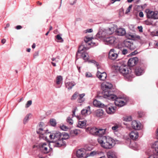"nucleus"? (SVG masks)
I'll use <instances>...</instances> for the list:
<instances>
[{"label": "nucleus", "mask_w": 158, "mask_h": 158, "mask_svg": "<svg viewBox=\"0 0 158 158\" xmlns=\"http://www.w3.org/2000/svg\"><path fill=\"white\" fill-rule=\"evenodd\" d=\"M85 96V94H78V97L77 100V102L79 103H81L84 102L85 100V99L84 98Z\"/></svg>", "instance_id": "obj_25"}, {"label": "nucleus", "mask_w": 158, "mask_h": 158, "mask_svg": "<svg viewBox=\"0 0 158 158\" xmlns=\"http://www.w3.org/2000/svg\"><path fill=\"white\" fill-rule=\"evenodd\" d=\"M155 148L153 150V153L154 155H151L148 158H158V155L156 153H154V152L155 151Z\"/></svg>", "instance_id": "obj_39"}, {"label": "nucleus", "mask_w": 158, "mask_h": 158, "mask_svg": "<svg viewBox=\"0 0 158 158\" xmlns=\"http://www.w3.org/2000/svg\"><path fill=\"white\" fill-rule=\"evenodd\" d=\"M116 34L118 35L123 36L126 34V31L124 28H119L117 29L116 31Z\"/></svg>", "instance_id": "obj_20"}, {"label": "nucleus", "mask_w": 158, "mask_h": 158, "mask_svg": "<svg viewBox=\"0 0 158 158\" xmlns=\"http://www.w3.org/2000/svg\"><path fill=\"white\" fill-rule=\"evenodd\" d=\"M50 123L51 125L53 127L56 126V120L53 118L50 119Z\"/></svg>", "instance_id": "obj_36"}, {"label": "nucleus", "mask_w": 158, "mask_h": 158, "mask_svg": "<svg viewBox=\"0 0 158 158\" xmlns=\"http://www.w3.org/2000/svg\"><path fill=\"white\" fill-rule=\"evenodd\" d=\"M97 135L100 136L99 137H102V135H104L105 132V130L104 129H98Z\"/></svg>", "instance_id": "obj_30"}, {"label": "nucleus", "mask_w": 158, "mask_h": 158, "mask_svg": "<svg viewBox=\"0 0 158 158\" xmlns=\"http://www.w3.org/2000/svg\"><path fill=\"white\" fill-rule=\"evenodd\" d=\"M118 55L114 49H111L109 53V58L112 60H115L118 57Z\"/></svg>", "instance_id": "obj_9"}, {"label": "nucleus", "mask_w": 158, "mask_h": 158, "mask_svg": "<svg viewBox=\"0 0 158 158\" xmlns=\"http://www.w3.org/2000/svg\"><path fill=\"white\" fill-rule=\"evenodd\" d=\"M106 31H107V35H110L112 34L115 31V30L114 27H111L108 29L106 30Z\"/></svg>", "instance_id": "obj_33"}, {"label": "nucleus", "mask_w": 158, "mask_h": 158, "mask_svg": "<svg viewBox=\"0 0 158 158\" xmlns=\"http://www.w3.org/2000/svg\"><path fill=\"white\" fill-rule=\"evenodd\" d=\"M44 123L42 122H41L39 125V128L38 130L37 131V133L40 134V135H43L45 132L44 131L42 128V127Z\"/></svg>", "instance_id": "obj_19"}, {"label": "nucleus", "mask_w": 158, "mask_h": 158, "mask_svg": "<svg viewBox=\"0 0 158 158\" xmlns=\"http://www.w3.org/2000/svg\"><path fill=\"white\" fill-rule=\"evenodd\" d=\"M75 85V84L74 82H67L65 84L66 86L68 89H71Z\"/></svg>", "instance_id": "obj_26"}, {"label": "nucleus", "mask_w": 158, "mask_h": 158, "mask_svg": "<svg viewBox=\"0 0 158 158\" xmlns=\"http://www.w3.org/2000/svg\"><path fill=\"white\" fill-rule=\"evenodd\" d=\"M147 17L148 18L154 19H158V12L153 11L149 9H147L145 10Z\"/></svg>", "instance_id": "obj_6"}, {"label": "nucleus", "mask_w": 158, "mask_h": 158, "mask_svg": "<svg viewBox=\"0 0 158 158\" xmlns=\"http://www.w3.org/2000/svg\"><path fill=\"white\" fill-rule=\"evenodd\" d=\"M32 101L31 100H29L27 102L26 105L25 107L26 108L30 106L31 105Z\"/></svg>", "instance_id": "obj_44"}, {"label": "nucleus", "mask_w": 158, "mask_h": 158, "mask_svg": "<svg viewBox=\"0 0 158 158\" xmlns=\"http://www.w3.org/2000/svg\"><path fill=\"white\" fill-rule=\"evenodd\" d=\"M118 127L117 125H115L113 127H112V129L113 130H116L117 129H118Z\"/></svg>", "instance_id": "obj_50"}, {"label": "nucleus", "mask_w": 158, "mask_h": 158, "mask_svg": "<svg viewBox=\"0 0 158 158\" xmlns=\"http://www.w3.org/2000/svg\"><path fill=\"white\" fill-rule=\"evenodd\" d=\"M138 136V133L136 131H131L130 134V138L133 140H135L137 139Z\"/></svg>", "instance_id": "obj_21"}, {"label": "nucleus", "mask_w": 158, "mask_h": 158, "mask_svg": "<svg viewBox=\"0 0 158 158\" xmlns=\"http://www.w3.org/2000/svg\"><path fill=\"white\" fill-rule=\"evenodd\" d=\"M107 155L108 158H117L116 153L111 151L107 152Z\"/></svg>", "instance_id": "obj_24"}, {"label": "nucleus", "mask_w": 158, "mask_h": 158, "mask_svg": "<svg viewBox=\"0 0 158 158\" xmlns=\"http://www.w3.org/2000/svg\"><path fill=\"white\" fill-rule=\"evenodd\" d=\"M124 44L125 47L129 48L131 50L134 49L135 48V46L132 43L127 40L124 41Z\"/></svg>", "instance_id": "obj_12"}, {"label": "nucleus", "mask_w": 158, "mask_h": 158, "mask_svg": "<svg viewBox=\"0 0 158 158\" xmlns=\"http://www.w3.org/2000/svg\"><path fill=\"white\" fill-rule=\"evenodd\" d=\"M111 3H113L114 2L116 1H120V0H111Z\"/></svg>", "instance_id": "obj_61"}, {"label": "nucleus", "mask_w": 158, "mask_h": 158, "mask_svg": "<svg viewBox=\"0 0 158 158\" xmlns=\"http://www.w3.org/2000/svg\"><path fill=\"white\" fill-rule=\"evenodd\" d=\"M138 114V117L139 118H142L143 116L144 115V114L143 112H139Z\"/></svg>", "instance_id": "obj_45"}, {"label": "nucleus", "mask_w": 158, "mask_h": 158, "mask_svg": "<svg viewBox=\"0 0 158 158\" xmlns=\"http://www.w3.org/2000/svg\"><path fill=\"white\" fill-rule=\"evenodd\" d=\"M123 119L124 121L127 122H129L132 120V117L131 116H125L123 118Z\"/></svg>", "instance_id": "obj_35"}, {"label": "nucleus", "mask_w": 158, "mask_h": 158, "mask_svg": "<svg viewBox=\"0 0 158 158\" xmlns=\"http://www.w3.org/2000/svg\"><path fill=\"white\" fill-rule=\"evenodd\" d=\"M39 55V52H35L34 54V57L35 58L37 56H38Z\"/></svg>", "instance_id": "obj_54"}, {"label": "nucleus", "mask_w": 158, "mask_h": 158, "mask_svg": "<svg viewBox=\"0 0 158 158\" xmlns=\"http://www.w3.org/2000/svg\"><path fill=\"white\" fill-rule=\"evenodd\" d=\"M106 35H107V31L106 30H104L103 31H100L97 34V37L99 38H106L105 37Z\"/></svg>", "instance_id": "obj_16"}, {"label": "nucleus", "mask_w": 158, "mask_h": 158, "mask_svg": "<svg viewBox=\"0 0 158 158\" xmlns=\"http://www.w3.org/2000/svg\"><path fill=\"white\" fill-rule=\"evenodd\" d=\"M98 140L101 146L106 149H111L115 144L114 140L109 136L100 137L98 139Z\"/></svg>", "instance_id": "obj_3"}, {"label": "nucleus", "mask_w": 158, "mask_h": 158, "mask_svg": "<svg viewBox=\"0 0 158 158\" xmlns=\"http://www.w3.org/2000/svg\"><path fill=\"white\" fill-rule=\"evenodd\" d=\"M62 77L61 76H58L56 77V83L58 84H60L62 80Z\"/></svg>", "instance_id": "obj_34"}, {"label": "nucleus", "mask_w": 158, "mask_h": 158, "mask_svg": "<svg viewBox=\"0 0 158 158\" xmlns=\"http://www.w3.org/2000/svg\"><path fill=\"white\" fill-rule=\"evenodd\" d=\"M49 137L52 141L55 143V146L57 147H60L65 145V142L61 139V133L59 132H56L55 133L50 134Z\"/></svg>", "instance_id": "obj_4"}, {"label": "nucleus", "mask_w": 158, "mask_h": 158, "mask_svg": "<svg viewBox=\"0 0 158 158\" xmlns=\"http://www.w3.org/2000/svg\"><path fill=\"white\" fill-rule=\"evenodd\" d=\"M138 61V58L137 57L130 59L128 62V65L130 67H133L135 65Z\"/></svg>", "instance_id": "obj_10"}, {"label": "nucleus", "mask_w": 158, "mask_h": 158, "mask_svg": "<svg viewBox=\"0 0 158 158\" xmlns=\"http://www.w3.org/2000/svg\"><path fill=\"white\" fill-rule=\"evenodd\" d=\"M86 124V121H79L78 123V126L80 128H82L84 126H85Z\"/></svg>", "instance_id": "obj_32"}, {"label": "nucleus", "mask_w": 158, "mask_h": 158, "mask_svg": "<svg viewBox=\"0 0 158 158\" xmlns=\"http://www.w3.org/2000/svg\"><path fill=\"white\" fill-rule=\"evenodd\" d=\"M49 143H41L39 145L40 150L44 153L48 152L49 150Z\"/></svg>", "instance_id": "obj_7"}, {"label": "nucleus", "mask_w": 158, "mask_h": 158, "mask_svg": "<svg viewBox=\"0 0 158 158\" xmlns=\"http://www.w3.org/2000/svg\"><path fill=\"white\" fill-rule=\"evenodd\" d=\"M37 4L39 6H41L42 5V3L41 2H40L39 1H38L37 2Z\"/></svg>", "instance_id": "obj_60"}, {"label": "nucleus", "mask_w": 158, "mask_h": 158, "mask_svg": "<svg viewBox=\"0 0 158 158\" xmlns=\"http://www.w3.org/2000/svg\"><path fill=\"white\" fill-rule=\"evenodd\" d=\"M23 27L20 25H18L16 27V28L17 30L20 29L22 28Z\"/></svg>", "instance_id": "obj_55"}, {"label": "nucleus", "mask_w": 158, "mask_h": 158, "mask_svg": "<svg viewBox=\"0 0 158 158\" xmlns=\"http://www.w3.org/2000/svg\"><path fill=\"white\" fill-rule=\"evenodd\" d=\"M92 38L85 37L84 39V42H83L81 45L79 47L77 51V53L76 54V58L78 59V53H81V57L85 60V61H87L89 59V56L87 53L84 52H82V51H85L88 50L90 48V45L93 44V43L90 42Z\"/></svg>", "instance_id": "obj_2"}, {"label": "nucleus", "mask_w": 158, "mask_h": 158, "mask_svg": "<svg viewBox=\"0 0 158 158\" xmlns=\"http://www.w3.org/2000/svg\"><path fill=\"white\" fill-rule=\"evenodd\" d=\"M129 69L126 66H120V69L119 72L122 74L125 77L129 79L131 77V71L129 70Z\"/></svg>", "instance_id": "obj_5"}, {"label": "nucleus", "mask_w": 158, "mask_h": 158, "mask_svg": "<svg viewBox=\"0 0 158 158\" xmlns=\"http://www.w3.org/2000/svg\"><path fill=\"white\" fill-rule=\"evenodd\" d=\"M154 153H156L158 155V147L157 148H155Z\"/></svg>", "instance_id": "obj_53"}, {"label": "nucleus", "mask_w": 158, "mask_h": 158, "mask_svg": "<svg viewBox=\"0 0 158 158\" xmlns=\"http://www.w3.org/2000/svg\"><path fill=\"white\" fill-rule=\"evenodd\" d=\"M139 16L140 17H143L144 15L143 12L142 11H140L139 12Z\"/></svg>", "instance_id": "obj_51"}, {"label": "nucleus", "mask_w": 158, "mask_h": 158, "mask_svg": "<svg viewBox=\"0 0 158 158\" xmlns=\"http://www.w3.org/2000/svg\"><path fill=\"white\" fill-rule=\"evenodd\" d=\"M69 138V135L68 134L65 133H61V140H64L68 139Z\"/></svg>", "instance_id": "obj_31"}, {"label": "nucleus", "mask_w": 158, "mask_h": 158, "mask_svg": "<svg viewBox=\"0 0 158 158\" xmlns=\"http://www.w3.org/2000/svg\"><path fill=\"white\" fill-rule=\"evenodd\" d=\"M35 43H33L32 46V48H35Z\"/></svg>", "instance_id": "obj_62"}, {"label": "nucleus", "mask_w": 158, "mask_h": 158, "mask_svg": "<svg viewBox=\"0 0 158 158\" xmlns=\"http://www.w3.org/2000/svg\"><path fill=\"white\" fill-rule=\"evenodd\" d=\"M154 153H156L158 155V147L157 148H155Z\"/></svg>", "instance_id": "obj_52"}, {"label": "nucleus", "mask_w": 158, "mask_h": 158, "mask_svg": "<svg viewBox=\"0 0 158 158\" xmlns=\"http://www.w3.org/2000/svg\"><path fill=\"white\" fill-rule=\"evenodd\" d=\"M84 152L81 149L78 150L76 152V155L78 158H82L83 157Z\"/></svg>", "instance_id": "obj_27"}, {"label": "nucleus", "mask_w": 158, "mask_h": 158, "mask_svg": "<svg viewBox=\"0 0 158 158\" xmlns=\"http://www.w3.org/2000/svg\"><path fill=\"white\" fill-rule=\"evenodd\" d=\"M112 87V85L109 82H106L102 85V94L104 97L108 99L114 100V103L116 106L121 107L124 106L127 102L126 100L122 98H117L115 95L111 94L110 89Z\"/></svg>", "instance_id": "obj_1"}, {"label": "nucleus", "mask_w": 158, "mask_h": 158, "mask_svg": "<svg viewBox=\"0 0 158 158\" xmlns=\"http://www.w3.org/2000/svg\"><path fill=\"white\" fill-rule=\"evenodd\" d=\"M79 132V131L77 130H74L73 131H71L70 132V133L72 135L73 134H74V135H73V136H75L77 135Z\"/></svg>", "instance_id": "obj_38"}, {"label": "nucleus", "mask_w": 158, "mask_h": 158, "mask_svg": "<svg viewBox=\"0 0 158 158\" xmlns=\"http://www.w3.org/2000/svg\"><path fill=\"white\" fill-rule=\"evenodd\" d=\"M128 51L126 49H123L122 50V52L123 54L125 55L127 53Z\"/></svg>", "instance_id": "obj_48"}, {"label": "nucleus", "mask_w": 158, "mask_h": 158, "mask_svg": "<svg viewBox=\"0 0 158 158\" xmlns=\"http://www.w3.org/2000/svg\"><path fill=\"white\" fill-rule=\"evenodd\" d=\"M138 29H139V31L140 32H143V27L142 26H138Z\"/></svg>", "instance_id": "obj_49"}, {"label": "nucleus", "mask_w": 158, "mask_h": 158, "mask_svg": "<svg viewBox=\"0 0 158 158\" xmlns=\"http://www.w3.org/2000/svg\"><path fill=\"white\" fill-rule=\"evenodd\" d=\"M85 76L87 77H92V75L90 72H88L85 73Z\"/></svg>", "instance_id": "obj_46"}, {"label": "nucleus", "mask_w": 158, "mask_h": 158, "mask_svg": "<svg viewBox=\"0 0 158 158\" xmlns=\"http://www.w3.org/2000/svg\"><path fill=\"white\" fill-rule=\"evenodd\" d=\"M56 38L58 40H60V42H62L63 41V40L62 37H61L60 35L59 34L57 35L56 36Z\"/></svg>", "instance_id": "obj_43"}, {"label": "nucleus", "mask_w": 158, "mask_h": 158, "mask_svg": "<svg viewBox=\"0 0 158 158\" xmlns=\"http://www.w3.org/2000/svg\"><path fill=\"white\" fill-rule=\"evenodd\" d=\"M113 69H114L116 72L117 71H120V67H119L117 65H114L113 67Z\"/></svg>", "instance_id": "obj_41"}, {"label": "nucleus", "mask_w": 158, "mask_h": 158, "mask_svg": "<svg viewBox=\"0 0 158 158\" xmlns=\"http://www.w3.org/2000/svg\"><path fill=\"white\" fill-rule=\"evenodd\" d=\"M105 41L108 44H114L116 42V38L114 37H106L104 39Z\"/></svg>", "instance_id": "obj_14"}, {"label": "nucleus", "mask_w": 158, "mask_h": 158, "mask_svg": "<svg viewBox=\"0 0 158 158\" xmlns=\"http://www.w3.org/2000/svg\"><path fill=\"white\" fill-rule=\"evenodd\" d=\"M30 114H27L24 118L23 120L24 124H26L29 119Z\"/></svg>", "instance_id": "obj_40"}, {"label": "nucleus", "mask_w": 158, "mask_h": 158, "mask_svg": "<svg viewBox=\"0 0 158 158\" xmlns=\"http://www.w3.org/2000/svg\"><path fill=\"white\" fill-rule=\"evenodd\" d=\"M104 154L103 152L100 151H93L90 152L88 154V156H94L95 155H98L101 156Z\"/></svg>", "instance_id": "obj_18"}, {"label": "nucleus", "mask_w": 158, "mask_h": 158, "mask_svg": "<svg viewBox=\"0 0 158 158\" xmlns=\"http://www.w3.org/2000/svg\"><path fill=\"white\" fill-rule=\"evenodd\" d=\"M144 72L143 70L140 67H137L135 70V74L138 76L142 75Z\"/></svg>", "instance_id": "obj_17"}, {"label": "nucleus", "mask_w": 158, "mask_h": 158, "mask_svg": "<svg viewBox=\"0 0 158 158\" xmlns=\"http://www.w3.org/2000/svg\"><path fill=\"white\" fill-rule=\"evenodd\" d=\"M96 76L100 80L104 81L106 78L107 74L105 72L101 73L98 71L97 73Z\"/></svg>", "instance_id": "obj_13"}, {"label": "nucleus", "mask_w": 158, "mask_h": 158, "mask_svg": "<svg viewBox=\"0 0 158 158\" xmlns=\"http://www.w3.org/2000/svg\"><path fill=\"white\" fill-rule=\"evenodd\" d=\"M78 93L77 92H76L71 97V99L72 100H74L76 99L78 97Z\"/></svg>", "instance_id": "obj_37"}, {"label": "nucleus", "mask_w": 158, "mask_h": 158, "mask_svg": "<svg viewBox=\"0 0 158 158\" xmlns=\"http://www.w3.org/2000/svg\"><path fill=\"white\" fill-rule=\"evenodd\" d=\"M98 128H95V127H93L91 128L90 130V133L94 135H97V132H98Z\"/></svg>", "instance_id": "obj_29"}, {"label": "nucleus", "mask_w": 158, "mask_h": 158, "mask_svg": "<svg viewBox=\"0 0 158 158\" xmlns=\"http://www.w3.org/2000/svg\"><path fill=\"white\" fill-rule=\"evenodd\" d=\"M94 105L96 106L104 108L105 106V105L101 103L100 102L97 100H94L93 102Z\"/></svg>", "instance_id": "obj_22"}, {"label": "nucleus", "mask_w": 158, "mask_h": 158, "mask_svg": "<svg viewBox=\"0 0 158 158\" xmlns=\"http://www.w3.org/2000/svg\"><path fill=\"white\" fill-rule=\"evenodd\" d=\"M91 113L90 106L85 108L81 111V114L82 115H86L90 114Z\"/></svg>", "instance_id": "obj_15"}, {"label": "nucleus", "mask_w": 158, "mask_h": 158, "mask_svg": "<svg viewBox=\"0 0 158 158\" xmlns=\"http://www.w3.org/2000/svg\"><path fill=\"white\" fill-rule=\"evenodd\" d=\"M10 26V24L9 23H7L6 24V27H5V28H6Z\"/></svg>", "instance_id": "obj_64"}, {"label": "nucleus", "mask_w": 158, "mask_h": 158, "mask_svg": "<svg viewBox=\"0 0 158 158\" xmlns=\"http://www.w3.org/2000/svg\"><path fill=\"white\" fill-rule=\"evenodd\" d=\"M127 37H128V39H132L134 40L140 39V37L139 35H136L135 34H129Z\"/></svg>", "instance_id": "obj_23"}, {"label": "nucleus", "mask_w": 158, "mask_h": 158, "mask_svg": "<svg viewBox=\"0 0 158 158\" xmlns=\"http://www.w3.org/2000/svg\"><path fill=\"white\" fill-rule=\"evenodd\" d=\"M106 110L107 113L110 114H113L115 111L116 107L111 106V104L108 105H105Z\"/></svg>", "instance_id": "obj_8"}, {"label": "nucleus", "mask_w": 158, "mask_h": 158, "mask_svg": "<svg viewBox=\"0 0 158 158\" xmlns=\"http://www.w3.org/2000/svg\"><path fill=\"white\" fill-rule=\"evenodd\" d=\"M86 31L88 32H91L93 31V30L92 29H88L86 30Z\"/></svg>", "instance_id": "obj_57"}, {"label": "nucleus", "mask_w": 158, "mask_h": 158, "mask_svg": "<svg viewBox=\"0 0 158 158\" xmlns=\"http://www.w3.org/2000/svg\"><path fill=\"white\" fill-rule=\"evenodd\" d=\"M60 128L62 130L64 131L66 130L67 129H68V128L67 127L64 125H62L60 126Z\"/></svg>", "instance_id": "obj_47"}, {"label": "nucleus", "mask_w": 158, "mask_h": 158, "mask_svg": "<svg viewBox=\"0 0 158 158\" xmlns=\"http://www.w3.org/2000/svg\"><path fill=\"white\" fill-rule=\"evenodd\" d=\"M6 41V40L5 39H3L1 40V42L2 44H4Z\"/></svg>", "instance_id": "obj_59"}, {"label": "nucleus", "mask_w": 158, "mask_h": 158, "mask_svg": "<svg viewBox=\"0 0 158 158\" xmlns=\"http://www.w3.org/2000/svg\"><path fill=\"white\" fill-rule=\"evenodd\" d=\"M76 0H74L73 1V3L72 1H70V3L71 5H73L76 3Z\"/></svg>", "instance_id": "obj_56"}, {"label": "nucleus", "mask_w": 158, "mask_h": 158, "mask_svg": "<svg viewBox=\"0 0 158 158\" xmlns=\"http://www.w3.org/2000/svg\"><path fill=\"white\" fill-rule=\"evenodd\" d=\"M67 122L70 125L73 123V121L70 117H68L67 119Z\"/></svg>", "instance_id": "obj_42"}, {"label": "nucleus", "mask_w": 158, "mask_h": 158, "mask_svg": "<svg viewBox=\"0 0 158 158\" xmlns=\"http://www.w3.org/2000/svg\"><path fill=\"white\" fill-rule=\"evenodd\" d=\"M75 110H73V111L72 116H73V117H74L75 116Z\"/></svg>", "instance_id": "obj_63"}, {"label": "nucleus", "mask_w": 158, "mask_h": 158, "mask_svg": "<svg viewBox=\"0 0 158 158\" xmlns=\"http://www.w3.org/2000/svg\"><path fill=\"white\" fill-rule=\"evenodd\" d=\"M131 127L132 128L136 130H139L142 128L141 123L135 120L133 121L131 123Z\"/></svg>", "instance_id": "obj_11"}, {"label": "nucleus", "mask_w": 158, "mask_h": 158, "mask_svg": "<svg viewBox=\"0 0 158 158\" xmlns=\"http://www.w3.org/2000/svg\"><path fill=\"white\" fill-rule=\"evenodd\" d=\"M130 10H129V9H128V8L125 12V14H127L129 12H130Z\"/></svg>", "instance_id": "obj_58"}, {"label": "nucleus", "mask_w": 158, "mask_h": 158, "mask_svg": "<svg viewBox=\"0 0 158 158\" xmlns=\"http://www.w3.org/2000/svg\"><path fill=\"white\" fill-rule=\"evenodd\" d=\"M104 114V111L101 109L98 110L96 112V116L98 117H101Z\"/></svg>", "instance_id": "obj_28"}]
</instances>
